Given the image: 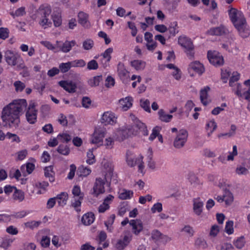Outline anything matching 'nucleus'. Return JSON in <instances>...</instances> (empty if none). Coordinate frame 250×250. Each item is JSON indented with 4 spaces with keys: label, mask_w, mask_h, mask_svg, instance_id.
<instances>
[{
    "label": "nucleus",
    "mask_w": 250,
    "mask_h": 250,
    "mask_svg": "<svg viewBox=\"0 0 250 250\" xmlns=\"http://www.w3.org/2000/svg\"><path fill=\"white\" fill-rule=\"evenodd\" d=\"M24 99L15 100L5 106L2 111L1 119L3 126L9 128L16 129L20 123V113L27 106Z\"/></svg>",
    "instance_id": "1"
},
{
    "label": "nucleus",
    "mask_w": 250,
    "mask_h": 250,
    "mask_svg": "<svg viewBox=\"0 0 250 250\" xmlns=\"http://www.w3.org/2000/svg\"><path fill=\"white\" fill-rule=\"evenodd\" d=\"M229 14L239 35L244 38L249 37L250 34V30L243 13L235 8H231L229 11Z\"/></svg>",
    "instance_id": "2"
},
{
    "label": "nucleus",
    "mask_w": 250,
    "mask_h": 250,
    "mask_svg": "<svg viewBox=\"0 0 250 250\" xmlns=\"http://www.w3.org/2000/svg\"><path fill=\"white\" fill-rule=\"evenodd\" d=\"M142 132L144 135H147L148 132L146 125L139 120H136L132 125H128L122 130L125 138L136 135Z\"/></svg>",
    "instance_id": "3"
},
{
    "label": "nucleus",
    "mask_w": 250,
    "mask_h": 250,
    "mask_svg": "<svg viewBox=\"0 0 250 250\" xmlns=\"http://www.w3.org/2000/svg\"><path fill=\"white\" fill-rule=\"evenodd\" d=\"M51 11V6L49 5L43 4L40 6L36 13V18L40 25L46 28V26H49L52 24L51 21L48 18Z\"/></svg>",
    "instance_id": "4"
},
{
    "label": "nucleus",
    "mask_w": 250,
    "mask_h": 250,
    "mask_svg": "<svg viewBox=\"0 0 250 250\" xmlns=\"http://www.w3.org/2000/svg\"><path fill=\"white\" fill-rule=\"evenodd\" d=\"M143 156L139 155L134 160L132 156V154L130 151H127L126 153V162L127 165L130 167H133L137 165L138 166L139 171L142 173L145 167L144 163L143 161Z\"/></svg>",
    "instance_id": "5"
},
{
    "label": "nucleus",
    "mask_w": 250,
    "mask_h": 250,
    "mask_svg": "<svg viewBox=\"0 0 250 250\" xmlns=\"http://www.w3.org/2000/svg\"><path fill=\"white\" fill-rule=\"evenodd\" d=\"M178 43L186 49L185 52L188 56L190 59H192L194 53V46L191 40L186 36H180L178 38Z\"/></svg>",
    "instance_id": "6"
},
{
    "label": "nucleus",
    "mask_w": 250,
    "mask_h": 250,
    "mask_svg": "<svg viewBox=\"0 0 250 250\" xmlns=\"http://www.w3.org/2000/svg\"><path fill=\"white\" fill-rule=\"evenodd\" d=\"M188 137V133L186 130H180L174 140V146L178 149L183 147L187 141Z\"/></svg>",
    "instance_id": "7"
},
{
    "label": "nucleus",
    "mask_w": 250,
    "mask_h": 250,
    "mask_svg": "<svg viewBox=\"0 0 250 250\" xmlns=\"http://www.w3.org/2000/svg\"><path fill=\"white\" fill-rule=\"evenodd\" d=\"M106 133V129L104 127H96L91 137V143L95 144L102 143Z\"/></svg>",
    "instance_id": "8"
},
{
    "label": "nucleus",
    "mask_w": 250,
    "mask_h": 250,
    "mask_svg": "<svg viewBox=\"0 0 250 250\" xmlns=\"http://www.w3.org/2000/svg\"><path fill=\"white\" fill-rule=\"evenodd\" d=\"M208 58L210 63L216 66H220L224 64V61L223 56L216 51H208Z\"/></svg>",
    "instance_id": "9"
},
{
    "label": "nucleus",
    "mask_w": 250,
    "mask_h": 250,
    "mask_svg": "<svg viewBox=\"0 0 250 250\" xmlns=\"http://www.w3.org/2000/svg\"><path fill=\"white\" fill-rule=\"evenodd\" d=\"M106 181L105 177L104 178H97L93 188L92 194L97 197L99 194L104 193L105 191L104 185Z\"/></svg>",
    "instance_id": "10"
},
{
    "label": "nucleus",
    "mask_w": 250,
    "mask_h": 250,
    "mask_svg": "<svg viewBox=\"0 0 250 250\" xmlns=\"http://www.w3.org/2000/svg\"><path fill=\"white\" fill-rule=\"evenodd\" d=\"M25 116L27 121L30 124H34L37 122V110L34 103L29 104Z\"/></svg>",
    "instance_id": "11"
},
{
    "label": "nucleus",
    "mask_w": 250,
    "mask_h": 250,
    "mask_svg": "<svg viewBox=\"0 0 250 250\" xmlns=\"http://www.w3.org/2000/svg\"><path fill=\"white\" fill-rule=\"evenodd\" d=\"M131 240V236L127 234L117 240L115 248L117 250H123Z\"/></svg>",
    "instance_id": "12"
},
{
    "label": "nucleus",
    "mask_w": 250,
    "mask_h": 250,
    "mask_svg": "<svg viewBox=\"0 0 250 250\" xmlns=\"http://www.w3.org/2000/svg\"><path fill=\"white\" fill-rule=\"evenodd\" d=\"M56 44L61 51L64 53H67L71 50L73 46L76 45V42L74 40L71 41H66L64 42L57 41Z\"/></svg>",
    "instance_id": "13"
},
{
    "label": "nucleus",
    "mask_w": 250,
    "mask_h": 250,
    "mask_svg": "<svg viewBox=\"0 0 250 250\" xmlns=\"http://www.w3.org/2000/svg\"><path fill=\"white\" fill-rule=\"evenodd\" d=\"M117 118L111 112H105L101 118V123L105 125H113L116 123Z\"/></svg>",
    "instance_id": "14"
},
{
    "label": "nucleus",
    "mask_w": 250,
    "mask_h": 250,
    "mask_svg": "<svg viewBox=\"0 0 250 250\" xmlns=\"http://www.w3.org/2000/svg\"><path fill=\"white\" fill-rule=\"evenodd\" d=\"M51 17L55 27H59L62 24V19L61 10L60 8H56L54 9Z\"/></svg>",
    "instance_id": "15"
},
{
    "label": "nucleus",
    "mask_w": 250,
    "mask_h": 250,
    "mask_svg": "<svg viewBox=\"0 0 250 250\" xmlns=\"http://www.w3.org/2000/svg\"><path fill=\"white\" fill-rule=\"evenodd\" d=\"M59 84L65 90L69 93L75 92L76 85V84L72 81H61L59 82Z\"/></svg>",
    "instance_id": "16"
},
{
    "label": "nucleus",
    "mask_w": 250,
    "mask_h": 250,
    "mask_svg": "<svg viewBox=\"0 0 250 250\" xmlns=\"http://www.w3.org/2000/svg\"><path fill=\"white\" fill-rule=\"evenodd\" d=\"M4 57L6 62L9 65L15 66L17 64V56L11 51H6L5 53Z\"/></svg>",
    "instance_id": "17"
},
{
    "label": "nucleus",
    "mask_w": 250,
    "mask_h": 250,
    "mask_svg": "<svg viewBox=\"0 0 250 250\" xmlns=\"http://www.w3.org/2000/svg\"><path fill=\"white\" fill-rule=\"evenodd\" d=\"M78 22L86 28L90 27V24L88 21V15L83 11H81L78 15Z\"/></svg>",
    "instance_id": "18"
},
{
    "label": "nucleus",
    "mask_w": 250,
    "mask_h": 250,
    "mask_svg": "<svg viewBox=\"0 0 250 250\" xmlns=\"http://www.w3.org/2000/svg\"><path fill=\"white\" fill-rule=\"evenodd\" d=\"M193 202V209L194 213L197 215H200L203 211L204 203L199 198L194 199Z\"/></svg>",
    "instance_id": "19"
},
{
    "label": "nucleus",
    "mask_w": 250,
    "mask_h": 250,
    "mask_svg": "<svg viewBox=\"0 0 250 250\" xmlns=\"http://www.w3.org/2000/svg\"><path fill=\"white\" fill-rule=\"evenodd\" d=\"M189 68L193 70L200 75L202 74L205 71L203 65L198 61L191 62L189 65Z\"/></svg>",
    "instance_id": "20"
},
{
    "label": "nucleus",
    "mask_w": 250,
    "mask_h": 250,
    "mask_svg": "<svg viewBox=\"0 0 250 250\" xmlns=\"http://www.w3.org/2000/svg\"><path fill=\"white\" fill-rule=\"evenodd\" d=\"M113 51L112 48H108L101 55L103 58L101 62L104 67H106L108 65V63L111 60V54Z\"/></svg>",
    "instance_id": "21"
},
{
    "label": "nucleus",
    "mask_w": 250,
    "mask_h": 250,
    "mask_svg": "<svg viewBox=\"0 0 250 250\" xmlns=\"http://www.w3.org/2000/svg\"><path fill=\"white\" fill-rule=\"evenodd\" d=\"M210 88L208 86H206L200 90V100L204 105H207L210 102V101L208 99V92Z\"/></svg>",
    "instance_id": "22"
},
{
    "label": "nucleus",
    "mask_w": 250,
    "mask_h": 250,
    "mask_svg": "<svg viewBox=\"0 0 250 250\" xmlns=\"http://www.w3.org/2000/svg\"><path fill=\"white\" fill-rule=\"evenodd\" d=\"M129 224L132 227L133 232L136 235H138L143 230V224L140 220H131L129 222Z\"/></svg>",
    "instance_id": "23"
},
{
    "label": "nucleus",
    "mask_w": 250,
    "mask_h": 250,
    "mask_svg": "<svg viewBox=\"0 0 250 250\" xmlns=\"http://www.w3.org/2000/svg\"><path fill=\"white\" fill-rule=\"evenodd\" d=\"M133 99L131 97H127L125 99L120 100L119 103L122 106V109L125 110H127L132 105Z\"/></svg>",
    "instance_id": "24"
},
{
    "label": "nucleus",
    "mask_w": 250,
    "mask_h": 250,
    "mask_svg": "<svg viewBox=\"0 0 250 250\" xmlns=\"http://www.w3.org/2000/svg\"><path fill=\"white\" fill-rule=\"evenodd\" d=\"M117 71L118 75L121 79H125L128 73V71L125 69L123 63L119 62L117 65Z\"/></svg>",
    "instance_id": "25"
},
{
    "label": "nucleus",
    "mask_w": 250,
    "mask_h": 250,
    "mask_svg": "<svg viewBox=\"0 0 250 250\" xmlns=\"http://www.w3.org/2000/svg\"><path fill=\"white\" fill-rule=\"evenodd\" d=\"M94 220V215L92 212H88L83 215L81 221L83 224L86 226L91 225Z\"/></svg>",
    "instance_id": "26"
},
{
    "label": "nucleus",
    "mask_w": 250,
    "mask_h": 250,
    "mask_svg": "<svg viewBox=\"0 0 250 250\" xmlns=\"http://www.w3.org/2000/svg\"><path fill=\"white\" fill-rule=\"evenodd\" d=\"M55 198L59 205L63 207L66 205L68 196L66 192H63L58 194Z\"/></svg>",
    "instance_id": "27"
},
{
    "label": "nucleus",
    "mask_w": 250,
    "mask_h": 250,
    "mask_svg": "<svg viewBox=\"0 0 250 250\" xmlns=\"http://www.w3.org/2000/svg\"><path fill=\"white\" fill-rule=\"evenodd\" d=\"M158 114L159 116V119L162 122L165 123H168L170 122L173 117L172 115L166 114L165 111L162 109L159 110Z\"/></svg>",
    "instance_id": "28"
},
{
    "label": "nucleus",
    "mask_w": 250,
    "mask_h": 250,
    "mask_svg": "<svg viewBox=\"0 0 250 250\" xmlns=\"http://www.w3.org/2000/svg\"><path fill=\"white\" fill-rule=\"evenodd\" d=\"M146 62L141 60H134L131 62V66L136 70H143L146 67Z\"/></svg>",
    "instance_id": "29"
},
{
    "label": "nucleus",
    "mask_w": 250,
    "mask_h": 250,
    "mask_svg": "<svg viewBox=\"0 0 250 250\" xmlns=\"http://www.w3.org/2000/svg\"><path fill=\"white\" fill-rule=\"evenodd\" d=\"M226 29L223 26L210 29L208 31V33L210 35L219 36L223 35L225 33Z\"/></svg>",
    "instance_id": "30"
},
{
    "label": "nucleus",
    "mask_w": 250,
    "mask_h": 250,
    "mask_svg": "<svg viewBox=\"0 0 250 250\" xmlns=\"http://www.w3.org/2000/svg\"><path fill=\"white\" fill-rule=\"evenodd\" d=\"M224 201L227 205H230L233 201V196L232 193L228 189H226L224 190L223 194Z\"/></svg>",
    "instance_id": "31"
},
{
    "label": "nucleus",
    "mask_w": 250,
    "mask_h": 250,
    "mask_svg": "<svg viewBox=\"0 0 250 250\" xmlns=\"http://www.w3.org/2000/svg\"><path fill=\"white\" fill-rule=\"evenodd\" d=\"M133 194L132 190L124 189L119 193V198L121 200L129 199L133 196Z\"/></svg>",
    "instance_id": "32"
},
{
    "label": "nucleus",
    "mask_w": 250,
    "mask_h": 250,
    "mask_svg": "<svg viewBox=\"0 0 250 250\" xmlns=\"http://www.w3.org/2000/svg\"><path fill=\"white\" fill-rule=\"evenodd\" d=\"M13 199L19 202H22L24 199V192L21 190L15 188V190L13 194Z\"/></svg>",
    "instance_id": "33"
},
{
    "label": "nucleus",
    "mask_w": 250,
    "mask_h": 250,
    "mask_svg": "<svg viewBox=\"0 0 250 250\" xmlns=\"http://www.w3.org/2000/svg\"><path fill=\"white\" fill-rule=\"evenodd\" d=\"M44 175L46 177L49 178L50 182H52L54 181V172L53 170L52 166H49L44 168Z\"/></svg>",
    "instance_id": "34"
},
{
    "label": "nucleus",
    "mask_w": 250,
    "mask_h": 250,
    "mask_svg": "<svg viewBox=\"0 0 250 250\" xmlns=\"http://www.w3.org/2000/svg\"><path fill=\"white\" fill-rule=\"evenodd\" d=\"M73 198L71 201V206L74 208L77 212H80L81 211L80 207L83 199H80L78 198Z\"/></svg>",
    "instance_id": "35"
},
{
    "label": "nucleus",
    "mask_w": 250,
    "mask_h": 250,
    "mask_svg": "<svg viewBox=\"0 0 250 250\" xmlns=\"http://www.w3.org/2000/svg\"><path fill=\"white\" fill-rule=\"evenodd\" d=\"M73 198H78L80 199H83V193L81 192L80 187L75 186L72 189Z\"/></svg>",
    "instance_id": "36"
},
{
    "label": "nucleus",
    "mask_w": 250,
    "mask_h": 250,
    "mask_svg": "<svg viewBox=\"0 0 250 250\" xmlns=\"http://www.w3.org/2000/svg\"><path fill=\"white\" fill-rule=\"evenodd\" d=\"M72 67L71 62L66 63H61L59 65V69L62 73H64L68 72Z\"/></svg>",
    "instance_id": "37"
},
{
    "label": "nucleus",
    "mask_w": 250,
    "mask_h": 250,
    "mask_svg": "<svg viewBox=\"0 0 250 250\" xmlns=\"http://www.w3.org/2000/svg\"><path fill=\"white\" fill-rule=\"evenodd\" d=\"M29 212L25 210H21L19 212H14L10 215L11 220L13 219H21L25 217Z\"/></svg>",
    "instance_id": "38"
},
{
    "label": "nucleus",
    "mask_w": 250,
    "mask_h": 250,
    "mask_svg": "<svg viewBox=\"0 0 250 250\" xmlns=\"http://www.w3.org/2000/svg\"><path fill=\"white\" fill-rule=\"evenodd\" d=\"M57 151L62 155H68L69 154L70 149L67 146L60 145L57 148Z\"/></svg>",
    "instance_id": "39"
},
{
    "label": "nucleus",
    "mask_w": 250,
    "mask_h": 250,
    "mask_svg": "<svg viewBox=\"0 0 250 250\" xmlns=\"http://www.w3.org/2000/svg\"><path fill=\"white\" fill-rule=\"evenodd\" d=\"M245 244L244 237L241 236L238 238L235 241H234L233 244L235 247L238 249H242Z\"/></svg>",
    "instance_id": "40"
},
{
    "label": "nucleus",
    "mask_w": 250,
    "mask_h": 250,
    "mask_svg": "<svg viewBox=\"0 0 250 250\" xmlns=\"http://www.w3.org/2000/svg\"><path fill=\"white\" fill-rule=\"evenodd\" d=\"M140 105L146 111L150 112V102L148 100L141 99L140 100Z\"/></svg>",
    "instance_id": "41"
},
{
    "label": "nucleus",
    "mask_w": 250,
    "mask_h": 250,
    "mask_svg": "<svg viewBox=\"0 0 250 250\" xmlns=\"http://www.w3.org/2000/svg\"><path fill=\"white\" fill-rule=\"evenodd\" d=\"M102 80L101 76H97L93 77V79L88 81L89 85L91 86H98L100 82Z\"/></svg>",
    "instance_id": "42"
},
{
    "label": "nucleus",
    "mask_w": 250,
    "mask_h": 250,
    "mask_svg": "<svg viewBox=\"0 0 250 250\" xmlns=\"http://www.w3.org/2000/svg\"><path fill=\"white\" fill-rule=\"evenodd\" d=\"M72 67H83L86 65L85 62L83 59L75 60L71 62Z\"/></svg>",
    "instance_id": "43"
},
{
    "label": "nucleus",
    "mask_w": 250,
    "mask_h": 250,
    "mask_svg": "<svg viewBox=\"0 0 250 250\" xmlns=\"http://www.w3.org/2000/svg\"><path fill=\"white\" fill-rule=\"evenodd\" d=\"M115 219V215L114 214H112L108 219L107 221L104 223L105 226L107 227V229L109 231L111 232L112 230V228H111L110 227L114 223V220Z\"/></svg>",
    "instance_id": "44"
},
{
    "label": "nucleus",
    "mask_w": 250,
    "mask_h": 250,
    "mask_svg": "<svg viewBox=\"0 0 250 250\" xmlns=\"http://www.w3.org/2000/svg\"><path fill=\"white\" fill-rule=\"evenodd\" d=\"M87 159L86 163L89 165L93 164L95 162V156L93 153V149H89L87 152Z\"/></svg>",
    "instance_id": "45"
},
{
    "label": "nucleus",
    "mask_w": 250,
    "mask_h": 250,
    "mask_svg": "<svg viewBox=\"0 0 250 250\" xmlns=\"http://www.w3.org/2000/svg\"><path fill=\"white\" fill-rule=\"evenodd\" d=\"M25 14L26 12L25 11V8L24 7H21L17 9L14 13H11V15L13 16V18H15V17L22 16Z\"/></svg>",
    "instance_id": "46"
},
{
    "label": "nucleus",
    "mask_w": 250,
    "mask_h": 250,
    "mask_svg": "<svg viewBox=\"0 0 250 250\" xmlns=\"http://www.w3.org/2000/svg\"><path fill=\"white\" fill-rule=\"evenodd\" d=\"M94 42L90 39H87L83 43V47L84 49L89 50L93 47Z\"/></svg>",
    "instance_id": "47"
},
{
    "label": "nucleus",
    "mask_w": 250,
    "mask_h": 250,
    "mask_svg": "<svg viewBox=\"0 0 250 250\" xmlns=\"http://www.w3.org/2000/svg\"><path fill=\"white\" fill-rule=\"evenodd\" d=\"M78 170L80 173V176L84 177L88 175L91 172L90 168L86 167H84L83 166L80 167L78 169Z\"/></svg>",
    "instance_id": "48"
},
{
    "label": "nucleus",
    "mask_w": 250,
    "mask_h": 250,
    "mask_svg": "<svg viewBox=\"0 0 250 250\" xmlns=\"http://www.w3.org/2000/svg\"><path fill=\"white\" fill-rule=\"evenodd\" d=\"M57 138L62 142L68 143L71 140V137L68 134L62 133L58 135Z\"/></svg>",
    "instance_id": "49"
},
{
    "label": "nucleus",
    "mask_w": 250,
    "mask_h": 250,
    "mask_svg": "<svg viewBox=\"0 0 250 250\" xmlns=\"http://www.w3.org/2000/svg\"><path fill=\"white\" fill-rule=\"evenodd\" d=\"M217 249L219 250H230L234 249L233 246L229 243H224L217 246Z\"/></svg>",
    "instance_id": "50"
},
{
    "label": "nucleus",
    "mask_w": 250,
    "mask_h": 250,
    "mask_svg": "<svg viewBox=\"0 0 250 250\" xmlns=\"http://www.w3.org/2000/svg\"><path fill=\"white\" fill-rule=\"evenodd\" d=\"M177 26V23L176 21L171 23V25L168 28L169 32L171 35L174 36L178 32L176 28Z\"/></svg>",
    "instance_id": "51"
},
{
    "label": "nucleus",
    "mask_w": 250,
    "mask_h": 250,
    "mask_svg": "<svg viewBox=\"0 0 250 250\" xmlns=\"http://www.w3.org/2000/svg\"><path fill=\"white\" fill-rule=\"evenodd\" d=\"M240 75L237 72H234L230 79L229 84L230 86L233 87L235 82L237 81L239 79Z\"/></svg>",
    "instance_id": "52"
},
{
    "label": "nucleus",
    "mask_w": 250,
    "mask_h": 250,
    "mask_svg": "<svg viewBox=\"0 0 250 250\" xmlns=\"http://www.w3.org/2000/svg\"><path fill=\"white\" fill-rule=\"evenodd\" d=\"M233 222L232 221H229L226 223L225 231L228 234H231L233 232Z\"/></svg>",
    "instance_id": "53"
},
{
    "label": "nucleus",
    "mask_w": 250,
    "mask_h": 250,
    "mask_svg": "<svg viewBox=\"0 0 250 250\" xmlns=\"http://www.w3.org/2000/svg\"><path fill=\"white\" fill-rule=\"evenodd\" d=\"M98 66V62L95 60H92L87 63V68L89 70H96Z\"/></svg>",
    "instance_id": "54"
},
{
    "label": "nucleus",
    "mask_w": 250,
    "mask_h": 250,
    "mask_svg": "<svg viewBox=\"0 0 250 250\" xmlns=\"http://www.w3.org/2000/svg\"><path fill=\"white\" fill-rule=\"evenodd\" d=\"M41 223V222L40 221H32L25 223L24 225L26 228L33 229L35 228L38 227Z\"/></svg>",
    "instance_id": "55"
},
{
    "label": "nucleus",
    "mask_w": 250,
    "mask_h": 250,
    "mask_svg": "<svg viewBox=\"0 0 250 250\" xmlns=\"http://www.w3.org/2000/svg\"><path fill=\"white\" fill-rule=\"evenodd\" d=\"M9 36V30L7 28H0V38L5 40Z\"/></svg>",
    "instance_id": "56"
},
{
    "label": "nucleus",
    "mask_w": 250,
    "mask_h": 250,
    "mask_svg": "<svg viewBox=\"0 0 250 250\" xmlns=\"http://www.w3.org/2000/svg\"><path fill=\"white\" fill-rule=\"evenodd\" d=\"M26 168V171L28 174H30L33 171L35 168V165L30 163H28L26 164V166H22L21 167V170H24Z\"/></svg>",
    "instance_id": "57"
},
{
    "label": "nucleus",
    "mask_w": 250,
    "mask_h": 250,
    "mask_svg": "<svg viewBox=\"0 0 250 250\" xmlns=\"http://www.w3.org/2000/svg\"><path fill=\"white\" fill-rule=\"evenodd\" d=\"M14 85L15 87L16 91L17 92L22 91L25 87L24 83L20 81H16L14 83Z\"/></svg>",
    "instance_id": "58"
},
{
    "label": "nucleus",
    "mask_w": 250,
    "mask_h": 250,
    "mask_svg": "<svg viewBox=\"0 0 250 250\" xmlns=\"http://www.w3.org/2000/svg\"><path fill=\"white\" fill-rule=\"evenodd\" d=\"M188 180L191 185L195 186L199 184L198 178L193 174L189 173L188 175Z\"/></svg>",
    "instance_id": "59"
},
{
    "label": "nucleus",
    "mask_w": 250,
    "mask_h": 250,
    "mask_svg": "<svg viewBox=\"0 0 250 250\" xmlns=\"http://www.w3.org/2000/svg\"><path fill=\"white\" fill-rule=\"evenodd\" d=\"M114 144V141L113 138L109 137L105 140L104 145L107 149H111Z\"/></svg>",
    "instance_id": "60"
},
{
    "label": "nucleus",
    "mask_w": 250,
    "mask_h": 250,
    "mask_svg": "<svg viewBox=\"0 0 250 250\" xmlns=\"http://www.w3.org/2000/svg\"><path fill=\"white\" fill-rule=\"evenodd\" d=\"M235 171L238 175H247L249 173V170L242 166L238 167Z\"/></svg>",
    "instance_id": "61"
},
{
    "label": "nucleus",
    "mask_w": 250,
    "mask_h": 250,
    "mask_svg": "<svg viewBox=\"0 0 250 250\" xmlns=\"http://www.w3.org/2000/svg\"><path fill=\"white\" fill-rule=\"evenodd\" d=\"M230 74L231 72L229 70H222L221 77L224 83H226L227 82V79L230 76Z\"/></svg>",
    "instance_id": "62"
},
{
    "label": "nucleus",
    "mask_w": 250,
    "mask_h": 250,
    "mask_svg": "<svg viewBox=\"0 0 250 250\" xmlns=\"http://www.w3.org/2000/svg\"><path fill=\"white\" fill-rule=\"evenodd\" d=\"M162 235V233L158 230H154L151 232V238L155 241H159L160 240V237Z\"/></svg>",
    "instance_id": "63"
},
{
    "label": "nucleus",
    "mask_w": 250,
    "mask_h": 250,
    "mask_svg": "<svg viewBox=\"0 0 250 250\" xmlns=\"http://www.w3.org/2000/svg\"><path fill=\"white\" fill-rule=\"evenodd\" d=\"M182 231L187 233L189 236H192L194 232L193 228L189 225L185 226Z\"/></svg>",
    "instance_id": "64"
}]
</instances>
